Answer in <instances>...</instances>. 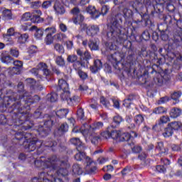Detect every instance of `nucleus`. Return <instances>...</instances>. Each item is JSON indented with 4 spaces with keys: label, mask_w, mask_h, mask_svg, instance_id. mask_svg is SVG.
Here are the masks:
<instances>
[{
    "label": "nucleus",
    "mask_w": 182,
    "mask_h": 182,
    "mask_svg": "<svg viewBox=\"0 0 182 182\" xmlns=\"http://www.w3.org/2000/svg\"><path fill=\"white\" fill-rule=\"evenodd\" d=\"M111 137L117 141H129L130 139H134L137 137V134L132 132L131 134L124 133L120 131H112L111 133Z\"/></svg>",
    "instance_id": "0eeeda50"
},
{
    "label": "nucleus",
    "mask_w": 182,
    "mask_h": 182,
    "mask_svg": "<svg viewBox=\"0 0 182 182\" xmlns=\"http://www.w3.org/2000/svg\"><path fill=\"white\" fill-rule=\"evenodd\" d=\"M28 39H29V34H20V36L18 37V42L21 44L26 43V42H28Z\"/></svg>",
    "instance_id": "cd10ccee"
},
{
    "label": "nucleus",
    "mask_w": 182,
    "mask_h": 182,
    "mask_svg": "<svg viewBox=\"0 0 182 182\" xmlns=\"http://www.w3.org/2000/svg\"><path fill=\"white\" fill-rule=\"evenodd\" d=\"M85 21V17L82 15H78L77 18H73V22L77 25V23H80V22H83Z\"/></svg>",
    "instance_id": "49530a36"
},
{
    "label": "nucleus",
    "mask_w": 182,
    "mask_h": 182,
    "mask_svg": "<svg viewBox=\"0 0 182 182\" xmlns=\"http://www.w3.org/2000/svg\"><path fill=\"white\" fill-rule=\"evenodd\" d=\"M168 126L170 128L172 129V130H178L179 129H181V122H171V124H168Z\"/></svg>",
    "instance_id": "473e14b6"
},
{
    "label": "nucleus",
    "mask_w": 182,
    "mask_h": 182,
    "mask_svg": "<svg viewBox=\"0 0 182 182\" xmlns=\"http://www.w3.org/2000/svg\"><path fill=\"white\" fill-rule=\"evenodd\" d=\"M45 146L46 147H55L58 146V142H56V141L49 140L46 142Z\"/></svg>",
    "instance_id": "603ef678"
},
{
    "label": "nucleus",
    "mask_w": 182,
    "mask_h": 182,
    "mask_svg": "<svg viewBox=\"0 0 182 182\" xmlns=\"http://www.w3.org/2000/svg\"><path fill=\"white\" fill-rule=\"evenodd\" d=\"M134 122L138 126H140V124L144 122V117H143V115L141 114L136 115L134 118Z\"/></svg>",
    "instance_id": "37998d69"
},
{
    "label": "nucleus",
    "mask_w": 182,
    "mask_h": 182,
    "mask_svg": "<svg viewBox=\"0 0 182 182\" xmlns=\"http://www.w3.org/2000/svg\"><path fill=\"white\" fill-rule=\"evenodd\" d=\"M102 66L103 65L102 64V61L96 60L94 63V66L91 68V71L92 73H96V72L102 69Z\"/></svg>",
    "instance_id": "393cba45"
},
{
    "label": "nucleus",
    "mask_w": 182,
    "mask_h": 182,
    "mask_svg": "<svg viewBox=\"0 0 182 182\" xmlns=\"http://www.w3.org/2000/svg\"><path fill=\"white\" fill-rule=\"evenodd\" d=\"M153 113L154 114H163L164 113H167V108H164L163 107H159L154 109Z\"/></svg>",
    "instance_id": "7c9ffc66"
},
{
    "label": "nucleus",
    "mask_w": 182,
    "mask_h": 182,
    "mask_svg": "<svg viewBox=\"0 0 182 182\" xmlns=\"http://www.w3.org/2000/svg\"><path fill=\"white\" fill-rule=\"evenodd\" d=\"M124 16L125 18H132L133 16V11L130 9H125L124 10Z\"/></svg>",
    "instance_id": "3c124183"
},
{
    "label": "nucleus",
    "mask_w": 182,
    "mask_h": 182,
    "mask_svg": "<svg viewBox=\"0 0 182 182\" xmlns=\"http://www.w3.org/2000/svg\"><path fill=\"white\" fill-rule=\"evenodd\" d=\"M87 12L92 15V18L94 19H97L99 18L100 14H99V11H97V9L95 8V6H89L87 9Z\"/></svg>",
    "instance_id": "5701e85b"
},
{
    "label": "nucleus",
    "mask_w": 182,
    "mask_h": 182,
    "mask_svg": "<svg viewBox=\"0 0 182 182\" xmlns=\"http://www.w3.org/2000/svg\"><path fill=\"white\" fill-rule=\"evenodd\" d=\"M10 55L14 56V58H18V56H19V50L16 48H11Z\"/></svg>",
    "instance_id": "864d4df0"
},
{
    "label": "nucleus",
    "mask_w": 182,
    "mask_h": 182,
    "mask_svg": "<svg viewBox=\"0 0 182 182\" xmlns=\"http://www.w3.org/2000/svg\"><path fill=\"white\" fill-rule=\"evenodd\" d=\"M107 12H109V6H102L101 10L102 15H106Z\"/></svg>",
    "instance_id": "338daca9"
},
{
    "label": "nucleus",
    "mask_w": 182,
    "mask_h": 182,
    "mask_svg": "<svg viewBox=\"0 0 182 182\" xmlns=\"http://www.w3.org/2000/svg\"><path fill=\"white\" fill-rule=\"evenodd\" d=\"M78 99L79 98L76 96L73 97V98H70V106H75V105H77Z\"/></svg>",
    "instance_id": "680f3d73"
},
{
    "label": "nucleus",
    "mask_w": 182,
    "mask_h": 182,
    "mask_svg": "<svg viewBox=\"0 0 182 182\" xmlns=\"http://www.w3.org/2000/svg\"><path fill=\"white\" fill-rule=\"evenodd\" d=\"M70 141L72 144H74V146H77V151H83L84 150H85L86 147H85V145H83L82 141H80V139L77 138H73Z\"/></svg>",
    "instance_id": "f3484780"
},
{
    "label": "nucleus",
    "mask_w": 182,
    "mask_h": 182,
    "mask_svg": "<svg viewBox=\"0 0 182 182\" xmlns=\"http://www.w3.org/2000/svg\"><path fill=\"white\" fill-rule=\"evenodd\" d=\"M3 16L6 18V19H12V11L11 9H5L2 11Z\"/></svg>",
    "instance_id": "f704fd0d"
},
{
    "label": "nucleus",
    "mask_w": 182,
    "mask_h": 182,
    "mask_svg": "<svg viewBox=\"0 0 182 182\" xmlns=\"http://www.w3.org/2000/svg\"><path fill=\"white\" fill-rule=\"evenodd\" d=\"M171 97L173 100H175L176 102L174 103V105H176V103H178V100L180 99V97H181V92H173L171 95Z\"/></svg>",
    "instance_id": "e433bc0d"
},
{
    "label": "nucleus",
    "mask_w": 182,
    "mask_h": 182,
    "mask_svg": "<svg viewBox=\"0 0 182 182\" xmlns=\"http://www.w3.org/2000/svg\"><path fill=\"white\" fill-rule=\"evenodd\" d=\"M136 2L137 4V7L136 8V11L139 12L140 10V7L143 6V2H144V0H136Z\"/></svg>",
    "instance_id": "0e129e2a"
},
{
    "label": "nucleus",
    "mask_w": 182,
    "mask_h": 182,
    "mask_svg": "<svg viewBox=\"0 0 182 182\" xmlns=\"http://www.w3.org/2000/svg\"><path fill=\"white\" fill-rule=\"evenodd\" d=\"M84 170L80 167V165L79 164H75L73 166V171L74 174H77V176H80V174H82L84 171H86V168H85Z\"/></svg>",
    "instance_id": "a878e982"
},
{
    "label": "nucleus",
    "mask_w": 182,
    "mask_h": 182,
    "mask_svg": "<svg viewBox=\"0 0 182 182\" xmlns=\"http://www.w3.org/2000/svg\"><path fill=\"white\" fill-rule=\"evenodd\" d=\"M58 163V156L53 155L50 158H48L45 161L37 159L34 161V164L37 168H41L43 166V168H47V171H43L40 173L39 178L34 177L32 182H63L60 178L58 176H62L64 178L68 179L69 176V171L68 168H59L56 164Z\"/></svg>",
    "instance_id": "f257e3e1"
},
{
    "label": "nucleus",
    "mask_w": 182,
    "mask_h": 182,
    "mask_svg": "<svg viewBox=\"0 0 182 182\" xmlns=\"http://www.w3.org/2000/svg\"><path fill=\"white\" fill-rule=\"evenodd\" d=\"M75 160L77 161H82V160H85V172L87 174H92L96 171V163L92 161V159L89 156H86V154L82 152V151H78L75 156Z\"/></svg>",
    "instance_id": "20e7f679"
},
{
    "label": "nucleus",
    "mask_w": 182,
    "mask_h": 182,
    "mask_svg": "<svg viewBox=\"0 0 182 182\" xmlns=\"http://www.w3.org/2000/svg\"><path fill=\"white\" fill-rule=\"evenodd\" d=\"M33 23H41L43 21V18L39 15H33L31 18Z\"/></svg>",
    "instance_id": "2f4dec72"
},
{
    "label": "nucleus",
    "mask_w": 182,
    "mask_h": 182,
    "mask_svg": "<svg viewBox=\"0 0 182 182\" xmlns=\"http://www.w3.org/2000/svg\"><path fill=\"white\" fill-rule=\"evenodd\" d=\"M16 140L19 141V144L23 146L26 151H35L36 149H41L42 141L32 136V133L18 132L15 134Z\"/></svg>",
    "instance_id": "f03ea898"
},
{
    "label": "nucleus",
    "mask_w": 182,
    "mask_h": 182,
    "mask_svg": "<svg viewBox=\"0 0 182 182\" xmlns=\"http://www.w3.org/2000/svg\"><path fill=\"white\" fill-rule=\"evenodd\" d=\"M14 100H19V99H21L22 100H23V103L24 105H26V106H25L24 107H26V109L27 110H29V109H31L30 106L31 105H33V103H38V102H39V100H41V97H39V95H36L33 97L32 96H26V95H21L18 94H14Z\"/></svg>",
    "instance_id": "423d86ee"
},
{
    "label": "nucleus",
    "mask_w": 182,
    "mask_h": 182,
    "mask_svg": "<svg viewBox=\"0 0 182 182\" xmlns=\"http://www.w3.org/2000/svg\"><path fill=\"white\" fill-rule=\"evenodd\" d=\"M13 63L16 66L13 68V70H16L17 72H19V69L23 66V63L21 60H13Z\"/></svg>",
    "instance_id": "c9c22d12"
},
{
    "label": "nucleus",
    "mask_w": 182,
    "mask_h": 182,
    "mask_svg": "<svg viewBox=\"0 0 182 182\" xmlns=\"http://www.w3.org/2000/svg\"><path fill=\"white\" fill-rule=\"evenodd\" d=\"M39 6H42V2H41V1H33L31 3V8H34V9L39 8Z\"/></svg>",
    "instance_id": "13d9d810"
},
{
    "label": "nucleus",
    "mask_w": 182,
    "mask_h": 182,
    "mask_svg": "<svg viewBox=\"0 0 182 182\" xmlns=\"http://www.w3.org/2000/svg\"><path fill=\"white\" fill-rule=\"evenodd\" d=\"M0 60L3 63L9 65V63H14V58L8 53V51L4 50L0 55Z\"/></svg>",
    "instance_id": "4468645a"
},
{
    "label": "nucleus",
    "mask_w": 182,
    "mask_h": 182,
    "mask_svg": "<svg viewBox=\"0 0 182 182\" xmlns=\"http://www.w3.org/2000/svg\"><path fill=\"white\" fill-rule=\"evenodd\" d=\"M77 114L80 120H85V111H83V109H78L77 111Z\"/></svg>",
    "instance_id": "8fccbe9b"
},
{
    "label": "nucleus",
    "mask_w": 182,
    "mask_h": 182,
    "mask_svg": "<svg viewBox=\"0 0 182 182\" xmlns=\"http://www.w3.org/2000/svg\"><path fill=\"white\" fill-rule=\"evenodd\" d=\"M68 113H69L68 109H59L56 112V116L60 117V119H62V117H65Z\"/></svg>",
    "instance_id": "72a5a7b5"
},
{
    "label": "nucleus",
    "mask_w": 182,
    "mask_h": 182,
    "mask_svg": "<svg viewBox=\"0 0 182 182\" xmlns=\"http://www.w3.org/2000/svg\"><path fill=\"white\" fill-rule=\"evenodd\" d=\"M17 91L18 93H23L25 92V85H23V82H19L17 85Z\"/></svg>",
    "instance_id": "09e8293b"
},
{
    "label": "nucleus",
    "mask_w": 182,
    "mask_h": 182,
    "mask_svg": "<svg viewBox=\"0 0 182 182\" xmlns=\"http://www.w3.org/2000/svg\"><path fill=\"white\" fill-rule=\"evenodd\" d=\"M15 94L18 95V93L14 92L11 96H10V99L11 100H14V102L10 107H9V112L10 113H13V114H15V116H18V114H25V111H23L24 109H26L25 105L23 103V99H19V100H15L14 97H15Z\"/></svg>",
    "instance_id": "39448f33"
},
{
    "label": "nucleus",
    "mask_w": 182,
    "mask_h": 182,
    "mask_svg": "<svg viewBox=\"0 0 182 182\" xmlns=\"http://www.w3.org/2000/svg\"><path fill=\"white\" fill-rule=\"evenodd\" d=\"M101 136L102 137V139H110L111 137V133L109 132H104L101 134Z\"/></svg>",
    "instance_id": "e2e57ef3"
},
{
    "label": "nucleus",
    "mask_w": 182,
    "mask_h": 182,
    "mask_svg": "<svg viewBox=\"0 0 182 182\" xmlns=\"http://www.w3.org/2000/svg\"><path fill=\"white\" fill-rule=\"evenodd\" d=\"M48 99L52 103H55V102H58V93L51 92L50 95H48Z\"/></svg>",
    "instance_id": "4c0bfd02"
},
{
    "label": "nucleus",
    "mask_w": 182,
    "mask_h": 182,
    "mask_svg": "<svg viewBox=\"0 0 182 182\" xmlns=\"http://www.w3.org/2000/svg\"><path fill=\"white\" fill-rule=\"evenodd\" d=\"M73 67L75 70H79L80 68H87V64L85 65L83 63L77 61L73 64Z\"/></svg>",
    "instance_id": "79ce46f5"
},
{
    "label": "nucleus",
    "mask_w": 182,
    "mask_h": 182,
    "mask_svg": "<svg viewBox=\"0 0 182 182\" xmlns=\"http://www.w3.org/2000/svg\"><path fill=\"white\" fill-rule=\"evenodd\" d=\"M100 103H102V105H103V106L105 107H109V102L107 100H106V98H105V97H102L100 98Z\"/></svg>",
    "instance_id": "bf43d9fd"
},
{
    "label": "nucleus",
    "mask_w": 182,
    "mask_h": 182,
    "mask_svg": "<svg viewBox=\"0 0 182 182\" xmlns=\"http://www.w3.org/2000/svg\"><path fill=\"white\" fill-rule=\"evenodd\" d=\"M68 127L69 126L67 123L62 124L60 127L54 132V136L55 137H60L61 136H63V134L68 132Z\"/></svg>",
    "instance_id": "2eb2a0df"
},
{
    "label": "nucleus",
    "mask_w": 182,
    "mask_h": 182,
    "mask_svg": "<svg viewBox=\"0 0 182 182\" xmlns=\"http://www.w3.org/2000/svg\"><path fill=\"white\" fill-rule=\"evenodd\" d=\"M15 35V28L13 27L9 28L7 30V33L3 35L4 42H8L7 45H14V40L11 36H14Z\"/></svg>",
    "instance_id": "f8f14e48"
},
{
    "label": "nucleus",
    "mask_w": 182,
    "mask_h": 182,
    "mask_svg": "<svg viewBox=\"0 0 182 182\" xmlns=\"http://www.w3.org/2000/svg\"><path fill=\"white\" fill-rule=\"evenodd\" d=\"M108 59L111 63H112L113 66L116 68L117 65H119V63L120 60L123 59V57L120 56V53H115L114 55H111L108 57Z\"/></svg>",
    "instance_id": "dca6fc26"
},
{
    "label": "nucleus",
    "mask_w": 182,
    "mask_h": 182,
    "mask_svg": "<svg viewBox=\"0 0 182 182\" xmlns=\"http://www.w3.org/2000/svg\"><path fill=\"white\" fill-rule=\"evenodd\" d=\"M37 69L38 70H42L43 73V75L45 76H50L51 72L50 71L49 69H48V65L45 63H40L37 65Z\"/></svg>",
    "instance_id": "6ab92c4d"
},
{
    "label": "nucleus",
    "mask_w": 182,
    "mask_h": 182,
    "mask_svg": "<svg viewBox=\"0 0 182 182\" xmlns=\"http://www.w3.org/2000/svg\"><path fill=\"white\" fill-rule=\"evenodd\" d=\"M55 89L56 92L63 91V93L60 94L62 100H67V102L69 100V84L68 83V80H65L64 79L59 80L58 86H55Z\"/></svg>",
    "instance_id": "6e6552de"
},
{
    "label": "nucleus",
    "mask_w": 182,
    "mask_h": 182,
    "mask_svg": "<svg viewBox=\"0 0 182 182\" xmlns=\"http://www.w3.org/2000/svg\"><path fill=\"white\" fill-rule=\"evenodd\" d=\"M154 80L159 86H161L163 85V83L164 82L163 76H161V74H158L157 77Z\"/></svg>",
    "instance_id": "de8ad7c7"
},
{
    "label": "nucleus",
    "mask_w": 182,
    "mask_h": 182,
    "mask_svg": "<svg viewBox=\"0 0 182 182\" xmlns=\"http://www.w3.org/2000/svg\"><path fill=\"white\" fill-rule=\"evenodd\" d=\"M59 28L62 32H66V31H68V26L63 23H60Z\"/></svg>",
    "instance_id": "774afa93"
},
{
    "label": "nucleus",
    "mask_w": 182,
    "mask_h": 182,
    "mask_svg": "<svg viewBox=\"0 0 182 182\" xmlns=\"http://www.w3.org/2000/svg\"><path fill=\"white\" fill-rule=\"evenodd\" d=\"M54 49L55 50L58 52V53H65V49L63 48V46L60 45V43H55L54 45Z\"/></svg>",
    "instance_id": "ea45409f"
},
{
    "label": "nucleus",
    "mask_w": 182,
    "mask_h": 182,
    "mask_svg": "<svg viewBox=\"0 0 182 182\" xmlns=\"http://www.w3.org/2000/svg\"><path fill=\"white\" fill-rule=\"evenodd\" d=\"M31 18H32V14H31L30 12H27L23 14L21 17V21L23 22H26L28 21H31Z\"/></svg>",
    "instance_id": "a19ab883"
},
{
    "label": "nucleus",
    "mask_w": 182,
    "mask_h": 182,
    "mask_svg": "<svg viewBox=\"0 0 182 182\" xmlns=\"http://www.w3.org/2000/svg\"><path fill=\"white\" fill-rule=\"evenodd\" d=\"M114 123L116 124H120L122 123V117L117 115L114 117Z\"/></svg>",
    "instance_id": "69168bd1"
},
{
    "label": "nucleus",
    "mask_w": 182,
    "mask_h": 182,
    "mask_svg": "<svg viewBox=\"0 0 182 182\" xmlns=\"http://www.w3.org/2000/svg\"><path fill=\"white\" fill-rule=\"evenodd\" d=\"M43 118H44V124L43 126L51 130L52 127L53 126V120H52V119L50 118V115L46 114Z\"/></svg>",
    "instance_id": "aec40b11"
},
{
    "label": "nucleus",
    "mask_w": 182,
    "mask_h": 182,
    "mask_svg": "<svg viewBox=\"0 0 182 182\" xmlns=\"http://www.w3.org/2000/svg\"><path fill=\"white\" fill-rule=\"evenodd\" d=\"M44 33L46 35L44 42L46 45H52L53 43V35L54 33H56V28L54 27H48L45 29Z\"/></svg>",
    "instance_id": "9d476101"
},
{
    "label": "nucleus",
    "mask_w": 182,
    "mask_h": 182,
    "mask_svg": "<svg viewBox=\"0 0 182 182\" xmlns=\"http://www.w3.org/2000/svg\"><path fill=\"white\" fill-rule=\"evenodd\" d=\"M168 122H170V117L167 116H163L160 118L159 123L160 124H164L166 123H168Z\"/></svg>",
    "instance_id": "5fc2aeb1"
},
{
    "label": "nucleus",
    "mask_w": 182,
    "mask_h": 182,
    "mask_svg": "<svg viewBox=\"0 0 182 182\" xmlns=\"http://www.w3.org/2000/svg\"><path fill=\"white\" fill-rule=\"evenodd\" d=\"M78 75L82 80L87 79V74L80 70H78Z\"/></svg>",
    "instance_id": "4d7b16f0"
},
{
    "label": "nucleus",
    "mask_w": 182,
    "mask_h": 182,
    "mask_svg": "<svg viewBox=\"0 0 182 182\" xmlns=\"http://www.w3.org/2000/svg\"><path fill=\"white\" fill-rule=\"evenodd\" d=\"M181 115V109H180L179 108H173L172 109H171L170 116L173 119H176Z\"/></svg>",
    "instance_id": "bb28decb"
},
{
    "label": "nucleus",
    "mask_w": 182,
    "mask_h": 182,
    "mask_svg": "<svg viewBox=\"0 0 182 182\" xmlns=\"http://www.w3.org/2000/svg\"><path fill=\"white\" fill-rule=\"evenodd\" d=\"M55 63L58 66H65V59L62 56H58L55 59Z\"/></svg>",
    "instance_id": "a18cd8bd"
},
{
    "label": "nucleus",
    "mask_w": 182,
    "mask_h": 182,
    "mask_svg": "<svg viewBox=\"0 0 182 182\" xmlns=\"http://www.w3.org/2000/svg\"><path fill=\"white\" fill-rule=\"evenodd\" d=\"M89 48L91 50H97L99 49V41L91 40L89 43Z\"/></svg>",
    "instance_id": "c85d7f7f"
},
{
    "label": "nucleus",
    "mask_w": 182,
    "mask_h": 182,
    "mask_svg": "<svg viewBox=\"0 0 182 182\" xmlns=\"http://www.w3.org/2000/svg\"><path fill=\"white\" fill-rule=\"evenodd\" d=\"M36 52H38V48L36 46H31L28 48V53L30 56L28 58H32V55H35Z\"/></svg>",
    "instance_id": "58836bf2"
},
{
    "label": "nucleus",
    "mask_w": 182,
    "mask_h": 182,
    "mask_svg": "<svg viewBox=\"0 0 182 182\" xmlns=\"http://www.w3.org/2000/svg\"><path fill=\"white\" fill-rule=\"evenodd\" d=\"M53 9L57 15H63L66 10L62 2L59 0H55L53 6Z\"/></svg>",
    "instance_id": "ddd939ff"
},
{
    "label": "nucleus",
    "mask_w": 182,
    "mask_h": 182,
    "mask_svg": "<svg viewBox=\"0 0 182 182\" xmlns=\"http://www.w3.org/2000/svg\"><path fill=\"white\" fill-rule=\"evenodd\" d=\"M26 82L28 85L30 86L31 90H33V92H38V84L33 78H27Z\"/></svg>",
    "instance_id": "4be33fe9"
},
{
    "label": "nucleus",
    "mask_w": 182,
    "mask_h": 182,
    "mask_svg": "<svg viewBox=\"0 0 182 182\" xmlns=\"http://www.w3.org/2000/svg\"><path fill=\"white\" fill-rule=\"evenodd\" d=\"M102 127H103L102 122H95L91 126L87 125V124H84L83 126H82L80 129L78 127H75L73 129V133H77V132L80 130L84 137L86 139L87 137H89L92 143L93 144H96L100 138L99 136L93 132H95V130H99V129H102Z\"/></svg>",
    "instance_id": "7ed1b4c3"
},
{
    "label": "nucleus",
    "mask_w": 182,
    "mask_h": 182,
    "mask_svg": "<svg viewBox=\"0 0 182 182\" xmlns=\"http://www.w3.org/2000/svg\"><path fill=\"white\" fill-rule=\"evenodd\" d=\"M42 8L44 9H48L49 6H52V1H45L43 4H41Z\"/></svg>",
    "instance_id": "6e6d98bb"
},
{
    "label": "nucleus",
    "mask_w": 182,
    "mask_h": 182,
    "mask_svg": "<svg viewBox=\"0 0 182 182\" xmlns=\"http://www.w3.org/2000/svg\"><path fill=\"white\" fill-rule=\"evenodd\" d=\"M173 131L172 129L170 127L169 125H168V127L165 129V132L164 133V136L165 137H170L173 136Z\"/></svg>",
    "instance_id": "c03bdc74"
},
{
    "label": "nucleus",
    "mask_w": 182,
    "mask_h": 182,
    "mask_svg": "<svg viewBox=\"0 0 182 182\" xmlns=\"http://www.w3.org/2000/svg\"><path fill=\"white\" fill-rule=\"evenodd\" d=\"M37 132L40 136V137H46L50 133V129L44 127L43 125H40Z\"/></svg>",
    "instance_id": "a211bd4d"
},
{
    "label": "nucleus",
    "mask_w": 182,
    "mask_h": 182,
    "mask_svg": "<svg viewBox=\"0 0 182 182\" xmlns=\"http://www.w3.org/2000/svg\"><path fill=\"white\" fill-rule=\"evenodd\" d=\"M77 55H79V56H80L82 58V59H85V63L87 65V63H89V61H87V60H88V59H90V58H91L89 52H87V51L83 52L82 50L79 49L77 50Z\"/></svg>",
    "instance_id": "b1692460"
},
{
    "label": "nucleus",
    "mask_w": 182,
    "mask_h": 182,
    "mask_svg": "<svg viewBox=\"0 0 182 182\" xmlns=\"http://www.w3.org/2000/svg\"><path fill=\"white\" fill-rule=\"evenodd\" d=\"M166 1L164 0H156V5L154 6V9H158L159 12H161V9L164 8Z\"/></svg>",
    "instance_id": "c756f323"
},
{
    "label": "nucleus",
    "mask_w": 182,
    "mask_h": 182,
    "mask_svg": "<svg viewBox=\"0 0 182 182\" xmlns=\"http://www.w3.org/2000/svg\"><path fill=\"white\" fill-rule=\"evenodd\" d=\"M81 31H86L87 35L89 36H95V35H97L99 32V26H87L86 23L80 24Z\"/></svg>",
    "instance_id": "1a4fd4ad"
},
{
    "label": "nucleus",
    "mask_w": 182,
    "mask_h": 182,
    "mask_svg": "<svg viewBox=\"0 0 182 182\" xmlns=\"http://www.w3.org/2000/svg\"><path fill=\"white\" fill-rule=\"evenodd\" d=\"M120 33V24L117 21H114L111 26L110 32L107 33V36L109 38H117Z\"/></svg>",
    "instance_id": "9b49d317"
},
{
    "label": "nucleus",
    "mask_w": 182,
    "mask_h": 182,
    "mask_svg": "<svg viewBox=\"0 0 182 182\" xmlns=\"http://www.w3.org/2000/svg\"><path fill=\"white\" fill-rule=\"evenodd\" d=\"M8 122V119H6V117L4 114L0 115V124H6V122Z\"/></svg>",
    "instance_id": "052dcab7"
},
{
    "label": "nucleus",
    "mask_w": 182,
    "mask_h": 182,
    "mask_svg": "<svg viewBox=\"0 0 182 182\" xmlns=\"http://www.w3.org/2000/svg\"><path fill=\"white\" fill-rule=\"evenodd\" d=\"M29 31H36L34 36L36 39H42V36H43V30L42 28H38L36 26H33L29 28Z\"/></svg>",
    "instance_id": "412c9836"
}]
</instances>
